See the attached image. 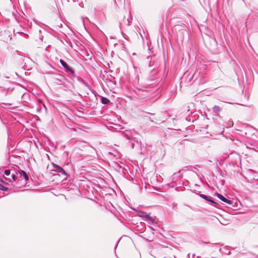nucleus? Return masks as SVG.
Here are the masks:
<instances>
[{
  "mask_svg": "<svg viewBox=\"0 0 258 258\" xmlns=\"http://www.w3.org/2000/svg\"><path fill=\"white\" fill-rule=\"evenodd\" d=\"M59 62L65 68L67 72L70 73L71 74H73L74 73V71L71 68H70L65 61L62 59H60Z\"/></svg>",
  "mask_w": 258,
  "mask_h": 258,
  "instance_id": "f257e3e1",
  "label": "nucleus"
},
{
  "mask_svg": "<svg viewBox=\"0 0 258 258\" xmlns=\"http://www.w3.org/2000/svg\"><path fill=\"white\" fill-rule=\"evenodd\" d=\"M53 168H55V170H54V171H57L59 173H61L62 175L63 174V175H66V176H68V175L67 173V172L61 167H60L58 165L55 164H53Z\"/></svg>",
  "mask_w": 258,
  "mask_h": 258,
  "instance_id": "f03ea898",
  "label": "nucleus"
},
{
  "mask_svg": "<svg viewBox=\"0 0 258 258\" xmlns=\"http://www.w3.org/2000/svg\"><path fill=\"white\" fill-rule=\"evenodd\" d=\"M217 197H218L219 199H220L221 201H222L223 202L226 203H227V204H229V205H231V204H232V202H231L230 200H228V199H226V198H225V197H224L222 195H220V194H217Z\"/></svg>",
  "mask_w": 258,
  "mask_h": 258,
  "instance_id": "7ed1b4c3",
  "label": "nucleus"
},
{
  "mask_svg": "<svg viewBox=\"0 0 258 258\" xmlns=\"http://www.w3.org/2000/svg\"><path fill=\"white\" fill-rule=\"evenodd\" d=\"M19 173L21 175V176L23 177V178L25 179V180L26 181L28 180L29 177H28L27 174L26 173V172L25 171H24L23 170H20L19 171Z\"/></svg>",
  "mask_w": 258,
  "mask_h": 258,
  "instance_id": "20e7f679",
  "label": "nucleus"
},
{
  "mask_svg": "<svg viewBox=\"0 0 258 258\" xmlns=\"http://www.w3.org/2000/svg\"><path fill=\"white\" fill-rule=\"evenodd\" d=\"M16 174L17 173L15 171H13L12 172V178L13 179V181H10V182H14L17 179V176H16Z\"/></svg>",
  "mask_w": 258,
  "mask_h": 258,
  "instance_id": "39448f33",
  "label": "nucleus"
},
{
  "mask_svg": "<svg viewBox=\"0 0 258 258\" xmlns=\"http://www.w3.org/2000/svg\"><path fill=\"white\" fill-rule=\"evenodd\" d=\"M102 103L104 104H108L110 103V101L109 99H108L107 98L105 97H102L101 99Z\"/></svg>",
  "mask_w": 258,
  "mask_h": 258,
  "instance_id": "423d86ee",
  "label": "nucleus"
},
{
  "mask_svg": "<svg viewBox=\"0 0 258 258\" xmlns=\"http://www.w3.org/2000/svg\"><path fill=\"white\" fill-rule=\"evenodd\" d=\"M221 110V108L219 106H215L213 107V111L215 113H218Z\"/></svg>",
  "mask_w": 258,
  "mask_h": 258,
  "instance_id": "0eeeda50",
  "label": "nucleus"
},
{
  "mask_svg": "<svg viewBox=\"0 0 258 258\" xmlns=\"http://www.w3.org/2000/svg\"><path fill=\"white\" fill-rule=\"evenodd\" d=\"M12 172V170H6L5 171V174L6 175V176H9L11 174Z\"/></svg>",
  "mask_w": 258,
  "mask_h": 258,
  "instance_id": "6e6552de",
  "label": "nucleus"
},
{
  "mask_svg": "<svg viewBox=\"0 0 258 258\" xmlns=\"http://www.w3.org/2000/svg\"><path fill=\"white\" fill-rule=\"evenodd\" d=\"M0 189L4 190V191H7L8 190V188L3 186L2 184H0Z\"/></svg>",
  "mask_w": 258,
  "mask_h": 258,
  "instance_id": "1a4fd4ad",
  "label": "nucleus"
},
{
  "mask_svg": "<svg viewBox=\"0 0 258 258\" xmlns=\"http://www.w3.org/2000/svg\"><path fill=\"white\" fill-rule=\"evenodd\" d=\"M201 197H202L203 199L207 200H209V199H210L211 198V197H208L206 195H201Z\"/></svg>",
  "mask_w": 258,
  "mask_h": 258,
  "instance_id": "9d476101",
  "label": "nucleus"
},
{
  "mask_svg": "<svg viewBox=\"0 0 258 258\" xmlns=\"http://www.w3.org/2000/svg\"><path fill=\"white\" fill-rule=\"evenodd\" d=\"M146 217L147 219H149V220H151L152 219V217H151L150 216L147 215H146Z\"/></svg>",
  "mask_w": 258,
  "mask_h": 258,
  "instance_id": "9b49d317",
  "label": "nucleus"
},
{
  "mask_svg": "<svg viewBox=\"0 0 258 258\" xmlns=\"http://www.w3.org/2000/svg\"><path fill=\"white\" fill-rule=\"evenodd\" d=\"M207 201H210L212 203H214V202L212 200V197H211V198L209 199V200H207Z\"/></svg>",
  "mask_w": 258,
  "mask_h": 258,
  "instance_id": "f8f14e48",
  "label": "nucleus"
},
{
  "mask_svg": "<svg viewBox=\"0 0 258 258\" xmlns=\"http://www.w3.org/2000/svg\"><path fill=\"white\" fill-rule=\"evenodd\" d=\"M7 180L6 179V181H4V180H1V181L4 183V184H7V182L6 181Z\"/></svg>",
  "mask_w": 258,
  "mask_h": 258,
  "instance_id": "ddd939ff",
  "label": "nucleus"
}]
</instances>
